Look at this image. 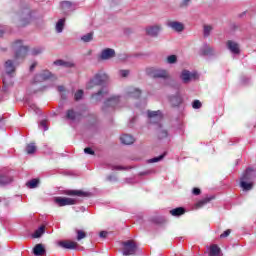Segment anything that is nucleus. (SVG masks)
I'll return each instance as SVG.
<instances>
[{"mask_svg": "<svg viewBox=\"0 0 256 256\" xmlns=\"http://www.w3.org/2000/svg\"><path fill=\"white\" fill-rule=\"evenodd\" d=\"M1 35H3V31L0 30V37H1Z\"/></svg>", "mask_w": 256, "mask_h": 256, "instance_id": "54", "label": "nucleus"}, {"mask_svg": "<svg viewBox=\"0 0 256 256\" xmlns=\"http://www.w3.org/2000/svg\"><path fill=\"white\" fill-rule=\"evenodd\" d=\"M193 195H201V189H199V188H194V189H193Z\"/></svg>", "mask_w": 256, "mask_h": 256, "instance_id": "49", "label": "nucleus"}, {"mask_svg": "<svg viewBox=\"0 0 256 256\" xmlns=\"http://www.w3.org/2000/svg\"><path fill=\"white\" fill-rule=\"evenodd\" d=\"M229 235H231V230H226V231H224L221 235H220V237H221V239H223V238H225V237H229Z\"/></svg>", "mask_w": 256, "mask_h": 256, "instance_id": "46", "label": "nucleus"}, {"mask_svg": "<svg viewBox=\"0 0 256 256\" xmlns=\"http://www.w3.org/2000/svg\"><path fill=\"white\" fill-rule=\"evenodd\" d=\"M240 187L243 191H251L253 189V181H247L245 178L240 179Z\"/></svg>", "mask_w": 256, "mask_h": 256, "instance_id": "17", "label": "nucleus"}, {"mask_svg": "<svg viewBox=\"0 0 256 256\" xmlns=\"http://www.w3.org/2000/svg\"><path fill=\"white\" fill-rule=\"evenodd\" d=\"M120 141L123 145H133L135 143V138L129 134H123L120 137Z\"/></svg>", "mask_w": 256, "mask_h": 256, "instance_id": "14", "label": "nucleus"}, {"mask_svg": "<svg viewBox=\"0 0 256 256\" xmlns=\"http://www.w3.org/2000/svg\"><path fill=\"white\" fill-rule=\"evenodd\" d=\"M36 65H37L36 63L32 64V65L30 66V71H33V69H35Z\"/></svg>", "mask_w": 256, "mask_h": 256, "instance_id": "53", "label": "nucleus"}, {"mask_svg": "<svg viewBox=\"0 0 256 256\" xmlns=\"http://www.w3.org/2000/svg\"><path fill=\"white\" fill-rule=\"evenodd\" d=\"M94 78L96 79V83H99V85H103V83H107V81H109V76L104 72L97 73Z\"/></svg>", "mask_w": 256, "mask_h": 256, "instance_id": "10", "label": "nucleus"}, {"mask_svg": "<svg viewBox=\"0 0 256 256\" xmlns=\"http://www.w3.org/2000/svg\"><path fill=\"white\" fill-rule=\"evenodd\" d=\"M170 215L173 217H181V215H185V208L178 207L175 209L170 210Z\"/></svg>", "mask_w": 256, "mask_h": 256, "instance_id": "22", "label": "nucleus"}, {"mask_svg": "<svg viewBox=\"0 0 256 256\" xmlns=\"http://www.w3.org/2000/svg\"><path fill=\"white\" fill-rule=\"evenodd\" d=\"M168 27H170V29H173V31H176L177 33H181L185 29V25L178 21L169 22Z\"/></svg>", "mask_w": 256, "mask_h": 256, "instance_id": "9", "label": "nucleus"}, {"mask_svg": "<svg viewBox=\"0 0 256 256\" xmlns=\"http://www.w3.org/2000/svg\"><path fill=\"white\" fill-rule=\"evenodd\" d=\"M209 256H221V248L217 244H213L209 248Z\"/></svg>", "mask_w": 256, "mask_h": 256, "instance_id": "21", "label": "nucleus"}, {"mask_svg": "<svg viewBox=\"0 0 256 256\" xmlns=\"http://www.w3.org/2000/svg\"><path fill=\"white\" fill-rule=\"evenodd\" d=\"M193 109H201V101L195 100L192 104Z\"/></svg>", "mask_w": 256, "mask_h": 256, "instance_id": "42", "label": "nucleus"}, {"mask_svg": "<svg viewBox=\"0 0 256 256\" xmlns=\"http://www.w3.org/2000/svg\"><path fill=\"white\" fill-rule=\"evenodd\" d=\"M165 137H167V131L164 130L160 133V138L163 139Z\"/></svg>", "mask_w": 256, "mask_h": 256, "instance_id": "50", "label": "nucleus"}, {"mask_svg": "<svg viewBox=\"0 0 256 256\" xmlns=\"http://www.w3.org/2000/svg\"><path fill=\"white\" fill-rule=\"evenodd\" d=\"M26 185L30 189H35V187H37V185H39V181L37 179H32L29 182H27Z\"/></svg>", "mask_w": 256, "mask_h": 256, "instance_id": "35", "label": "nucleus"}, {"mask_svg": "<svg viewBox=\"0 0 256 256\" xmlns=\"http://www.w3.org/2000/svg\"><path fill=\"white\" fill-rule=\"evenodd\" d=\"M67 119H75V112L73 110H68Z\"/></svg>", "mask_w": 256, "mask_h": 256, "instance_id": "44", "label": "nucleus"}, {"mask_svg": "<svg viewBox=\"0 0 256 256\" xmlns=\"http://www.w3.org/2000/svg\"><path fill=\"white\" fill-rule=\"evenodd\" d=\"M213 48L206 46L205 50H204V55H211L213 53Z\"/></svg>", "mask_w": 256, "mask_h": 256, "instance_id": "43", "label": "nucleus"}, {"mask_svg": "<svg viewBox=\"0 0 256 256\" xmlns=\"http://www.w3.org/2000/svg\"><path fill=\"white\" fill-rule=\"evenodd\" d=\"M54 202L57 203L59 207H65L67 205H75L77 200L75 198L56 197L54 198Z\"/></svg>", "mask_w": 256, "mask_h": 256, "instance_id": "3", "label": "nucleus"}, {"mask_svg": "<svg viewBox=\"0 0 256 256\" xmlns=\"http://www.w3.org/2000/svg\"><path fill=\"white\" fill-rule=\"evenodd\" d=\"M180 78L183 83H190V81H194V79H197V73L190 72L189 70H183Z\"/></svg>", "mask_w": 256, "mask_h": 256, "instance_id": "6", "label": "nucleus"}, {"mask_svg": "<svg viewBox=\"0 0 256 256\" xmlns=\"http://www.w3.org/2000/svg\"><path fill=\"white\" fill-rule=\"evenodd\" d=\"M65 28V18H61L57 21L55 29L58 33H63V29Z\"/></svg>", "mask_w": 256, "mask_h": 256, "instance_id": "23", "label": "nucleus"}, {"mask_svg": "<svg viewBox=\"0 0 256 256\" xmlns=\"http://www.w3.org/2000/svg\"><path fill=\"white\" fill-rule=\"evenodd\" d=\"M100 237H107V232L105 231L100 232Z\"/></svg>", "mask_w": 256, "mask_h": 256, "instance_id": "52", "label": "nucleus"}, {"mask_svg": "<svg viewBox=\"0 0 256 256\" xmlns=\"http://www.w3.org/2000/svg\"><path fill=\"white\" fill-rule=\"evenodd\" d=\"M62 11L64 13H69L70 11H75V4L69 1L61 2Z\"/></svg>", "mask_w": 256, "mask_h": 256, "instance_id": "12", "label": "nucleus"}, {"mask_svg": "<svg viewBox=\"0 0 256 256\" xmlns=\"http://www.w3.org/2000/svg\"><path fill=\"white\" fill-rule=\"evenodd\" d=\"M161 29H163V27L160 24L148 26L145 29L146 35H148L149 37H159V33H161Z\"/></svg>", "mask_w": 256, "mask_h": 256, "instance_id": "4", "label": "nucleus"}, {"mask_svg": "<svg viewBox=\"0 0 256 256\" xmlns=\"http://www.w3.org/2000/svg\"><path fill=\"white\" fill-rule=\"evenodd\" d=\"M167 63L173 64L177 63V56L176 55H170L167 57Z\"/></svg>", "mask_w": 256, "mask_h": 256, "instance_id": "39", "label": "nucleus"}, {"mask_svg": "<svg viewBox=\"0 0 256 256\" xmlns=\"http://www.w3.org/2000/svg\"><path fill=\"white\" fill-rule=\"evenodd\" d=\"M128 97H140L141 95V90L137 89V88H129L128 92H127Z\"/></svg>", "mask_w": 256, "mask_h": 256, "instance_id": "24", "label": "nucleus"}, {"mask_svg": "<svg viewBox=\"0 0 256 256\" xmlns=\"http://www.w3.org/2000/svg\"><path fill=\"white\" fill-rule=\"evenodd\" d=\"M115 57V51L111 48H106L101 51V53L98 56V59L100 61H109V59H113Z\"/></svg>", "mask_w": 256, "mask_h": 256, "instance_id": "5", "label": "nucleus"}, {"mask_svg": "<svg viewBox=\"0 0 256 256\" xmlns=\"http://www.w3.org/2000/svg\"><path fill=\"white\" fill-rule=\"evenodd\" d=\"M43 233H45V226H41L40 228H38V229L32 234V237H33V239H39V237H41V235H43Z\"/></svg>", "mask_w": 256, "mask_h": 256, "instance_id": "28", "label": "nucleus"}, {"mask_svg": "<svg viewBox=\"0 0 256 256\" xmlns=\"http://www.w3.org/2000/svg\"><path fill=\"white\" fill-rule=\"evenodd\" d=\"M3 83H4V85H5V83H6V82H5V79L3 80Z\"/></svg>", "mask_w": 256, "mask_h": 256, "instance_id": "55", "label": "nucleus"}, {"mask_svg": "<svg viewBox=\"0 0 256 256\" xmlns=\"http://www.w3.org/2000/svg\"><path fill=\"white\" fill-rule=\"evenodd\" d=\"M13 181V178L0 174V185H9Z\"/></svg>", "mask_w": 256, "mask_h": 256, "instance_id": "26", "label": "nucleus"}, {"mask_svg": "<svg viewBox=\"0 0 256 256\" xmlns=\"http://www.w3.org/2000/svg\"><path fill=\"white\" fill-rule=\"evenodd\" d=\"M34 255L41 256L43 253H45V248L43 247V244H37L33 249Z\"/></svg>", "mask_w": 256, "mask_h": 256, "instance_id": "25", "label": "nucleus"}, {"mask_svg": "<svg viewBox=\"0 0 256 256\" xmlns=\"http://www.w3.org/2000/svg\"><path fill=\"white\" fill-rule=\"evenodd\" d=\"M87 235L83 230H77V241H81V239H85Z\"/></svg>", "mask_w": 256, "mask_h": 256, "instance_id": "37", "label": "nucleus"}, {"mask_svg": "<svg viewBox=\"0 0 256 256\" xmlns=\"http://www.w3.org/2000/svg\"><path fill=\"white\" fill-rule=\"evenodd\" d=\"M209 201H211L210 198H205L203 200H200L196 203V209H201V207H204V205H207V203H209Z\"/></svg>", "mask_w": 256, "mask_h": 256, "instance_id": "33", "label": "nucleus"}, {"mask_svg": "<svg viewBox=\"0 0 256 256\" xmlns=\"http://www.w3.org/2000/svg\"><path fill=\"white\" fill-rule=\"evenodd\" d=\"M154 77L160 78V79H167L169 77V72L167 70L163 69H156L153 73Z\"/></svg>", "mask_w": 256, "mask_h": 256, "instance_id": "20", "label": "nucleus"}, {"mask_svg": "<svg viewBox=\"0 0 256 256\" xmlns=\"http://www.w3.org/2000/svg\"><path fill=\"white\" fill-rule=\"evenodd\" d=\"M163 157H165L164 155H160L158 157H154L150 160H148V163H159V161H161V159H163Z\"/></svg>", "mask_w": 256, "mask_h": 256, "instance_id": "40", "label": "nucleus"}, {"mask_svg": "<svg viewBox=\"0 0 256 256\" xmlns=\"http://www.w3.org/2000/svg\"><path fill=\"white\" fill-rule=\"evenodd\" d=\"M117 107H121V97L111 96L104 102L102 109L103 111H113Z\"/></svg>", "mask_w": 256, "mask_h": 256, "instance_id": "1", "label": "nucleus"}, {"mask_svg": "<svg viewBox=\"0 0 256 256\" xmlns=\"http://www.w3.org/2000/svg\"><path fill=\"white\" fill-rule=\"evenodd\" d=\"M54 65H59L60 67H75V64H73V62H65L63 60L55 61Z\"/></svg>", "mask_w": 256, "mask_h": 256, "instance_id": "27", "label": "nucleus"}, {"mask_svg": "<svg viewBox=\"0 0 256 256\" xmlns=\"http://www.w3.org/2000/svg\"><path fill=\"white\" fill-rule=\"evenodd\" d=\"M97 85H101L99 83H97L96 78L94 77L92 80H90L87 85H86V89H93V87H97Z\"/></svg>", "mask_w": 256, "mask_h": 256, "instance_id": "34", "label": "nucleus"}, {"mask_svg": "<svg viewBox=\"0 0 256 256\" xmlns=\"http://www.w3.org/2000/svg\"><path fill=\"white\" fill-rule=\"evenodd\" d=\"M51 77V72L43 71L35 76V83H41V81H47Z\"/></svg>", "mask_w": 256, "mask_h": 256, "instance_id": "13", "label": "nucleus"}, {"mask_svg": "<svg viewBox=\"0 0 256 256\" xmlns=\"http://www.w3.org/2000/svg\"><path fill=\"white\" fill-rule=\"evenodd\" d=\"M148 117L151 123H153V121L159 123V121L163 119V114L161 113V111H148Z\"/></svg>", "mask_w": 256, "mask_h": 256, "instance_id": "8", "label": "nucleus"}, {"mask_svg": "<svg viewBox=\"0 0 256 256\" xmlns=\"http://www.w3.org/2000/svg\"><path fill=\"white\" fill-rule=\"evenodd\" d=\"M40 129L47 131L48 127H47V122L45 120L40 122Z\"/></svg>", "mask_w": 256, "mask_h": 256, "instance_id": "47", "label": "nucleus"}, {"mask_svg": "<svg viewBox=\"0 0 256 256\" xmlns=\"http://www.w3.org/2000/svg\"><path fill=\"white\" fill-rule=\"evenodd\" d=\"M227 47L229 51H231V53H234V55H239L240 50H239V44H237V42L229 40L227 42Z\"/></svg>", "mask_w": 256, "mask_h": 256, "instance_id": "15", "label": "nucleus"}, {"mask_svg": "<svg viewBox=\"0 0 256 256\" xmlns=\"http://www.w3.org/2000/svg\"><path fill=\"white\" fill-rule=\"evenodd\" d=\"M116 169H121V167H116Z\"/></svg>", "mask_w": 256, "mask_h": 256, "instance_id": "56", "label": "nucleus"}, {"mask_svg": "<svg viewBox=\"0 0 256 256\" xmlns=\"http://www.w3.org/2000/svg\"><path fill=\"white\" fill-rule=\"evenodd\" d=\"M65 195H70L71 197H87L89 193L83 192L81 190H66Z\"/></svg>", "mask_w": 256, "mask_h": 256, "instance_id": "11", "label": "nucleus"}, {"mask_svg": "<svg viewBox=\"0 0 256 256\" xmlns=\"http://www.w3.org/2000/svg\"><path fill=\"white\" fill-rule=\"evenodd\" d=\"M81 41H83V43H89L90 41H93V32H90L82 36Z\"/></svg>", "mask_w": 256, "mask_h": 256, "instance_id": "32", "label": "nucleus"}, {"mask_svg": "<svg viewBox=\"0 0 256 256\" xmlns=\"http://www.w3.org/2000/svg\"><path fill=\"white\" fill-rule=\"evenodd\" d=\"M123 255H135V252L137 251V245L133 240H128L127 242L123 243Z\"/></svg>", "mask_w": 256, "mask_h": 256, "instance_id": "2", "label": "nucleus"}, {"mask_svg": "<svg viewBox=\"0 0 256 256\" xmlns=\"http://www.w3.org/2000/svg\"><path fill=\"white\" fill-rule=\"evenodd\" d=\"M77 242L75 241H69V240H65V241H59L58 242V246L62 247V249H77Z\"/></svg>", "mask_w": 256, "mask_h": 256, "instance_id": "7", "label": "nucleus"}, {"mask_svg": "<svg viewBox=\"0 0 256 256\" xmlns=\"http://www.w3.org/2000/svg\"><path fill=\"white\" fill-rule=\"evenodd\" d=\"M255 177V170L248 168L246 171L243 173L241 179H246V181H253V178Z\"/></svg>", "mask_w": 256, "mask_h": 256, "instance_id": "19", "label": "nucleus"}, {"mask_svg": "<svg viewBox=\"0 0 256 256\" xmlns=\"http://www.w3.org/2000/svg\"><path fill=\"white\" fill-rule=\"evenodd\" d=\"M0 123H1V119H0Z\"/></svg>", "mask_w": 256, "mask_h": 256, "instance_id": "57", "label": "nucleus"}, {"mask_svg": "<svg viewBox=\"0 0 256 256\" xmlns=\"http://www.w3.org/2000/svg\"><path fill=\"white\" fill-rule=\"evenodd\" d=\"M183 99L180 96H173L172 98H170V103H172V105L174 107H177V105H181Z\"/></svg>", "mask_w": 256, "mask_h": 256, "instance_id": "30", "label": "nucleus"}, {"mask_svg": "<svg viewBox=\"0 0 256 256\" xmlns=\"http://www.w3.org/2000/svg\"><path fill=\"white\" fill-rule=\"evenodd\" d=\"M92 97H94L97 101L103 99V97H107V90L102 89L98 93L94 94Z\"/></svg>", "mask_w": 256, "mask_h": 256, "instance_id": "29", "label": "nucleus"}, {"mask_svg": "<svg viewBox=\"0 0 256 256\" xmlns=\"http://www.w3.org/2000/svg\"><path fill=\"white\" fill-rule=\"evenodd\" d=\"M35 151H37V146H35L34 143L28 144L26 146V153L28 155H33V153H35Z\"/></svg>", "mask_w": 256, "mask_h": 256, "instance_id": "31", "label": "nucleus"}, {"mask_svg": "<svg viewBox=\"0 0 256 256\" xmlns=\"http://www.w3.org/2000/svg\"><path fill=\"white\" fill-rule=\"evenodd\" d=\"M84 153H86L87 155H95V152L91 148H85Z\"/></svg>", "mask_w": 256, "mask_h": 256, "instance_id": "48", "label": "nucleus"}, {"mask_svg": "<svg viewBox=\"0 0 256 256\" xmlns=\"http://www.w3.org/2000/svg\"><path fill=\"white\" fill-rule=\"evenodd\" d=\"M15 48H18V52L16 53V59H19L20 55L24 56L25 53H27V47L21 45V41L15 42Z\"/></svg>", "mask_w": 256, "mask_h": 256, "instance_id": "16", "label": "nucleus"}, {"mask_svg": "<svg viewBox=\"0 0 256 256\" xmlns=\"http://www.w3.org/2000/svg\"><path fill=\"white\" fill-rule=\"evenodd\" d=\"M58 91H59L60 93H63V92L65 91V87H63V86H58Z\"/></svg>", "mask_w": 256, "mask_h": 256, "instance_id": "51", "label": "nucleus"}, {"mask_svg": "<svg viewBox=\"0 0 256 256\" xmlns=\"http://www.w3.org/2000/svg\"><path fill=\"white\" fill-rule=\"evenodd\" d=\"M212 31H213V26L205 25L204 26V37H209V35H211Z\"/></svg>", "mask_w": 256, "mask_h": 256, "instance_id": "36", "label": "nucleus"}, {"mask_svg": "<svg viewBox=\"0 0 256 256\" xmlns=\"http://www.w3.org/2000/svg\"><path fill=\"white\" fill-rule=\"evenodd\" d=\"M74 99H75V101H79V100L83 99V90H78L74 94Z\"/></svg>", "mask_w": 256, "mask_h": 256, "instance_id": "38", "label": "nucleus"}, {"mask_svg": "<svg viewBox=\"0 0 256 256\" xmlns=\"http://www.w3.org/2000/svg\"><path fill=\"white\" fill-rule=\"evenodd\" d=\"M4 67H5L6 74L9 75L10 77L12 73H15V64L13 63V61L11 60L6 61Z\"/></svg>", "mask_w": 256, "mask_h": 256, "instance_id": "18", "label": "nucleus"}, {"mask_svg": "<svg viewBox=\"0 0 256 256\" xmlns=\"http://www.w3.org/2000/svg\"><path fill=\"white\" fill-rule=\"evenodd\" d=\"M189 3H191V0H182L180 7H189Z\"/></svg>", "mask_w": 256, "mask_h": 256, "instance_id": "45", "label": "nucleus"}, {"mask_svg": "<svg viewBox=\"0 0 256 256\" xmlns=\"http://www.w3.org/2000/svg\"><path fill=\"white\" fill-rule=\"evenodd\" d=\"M118 75L120 77H129V70H119Z\"/></svg>", "mask_w": 256, "mask_h": 256, "instance_id": "41", "label": "nucleus"}]
</instances>
